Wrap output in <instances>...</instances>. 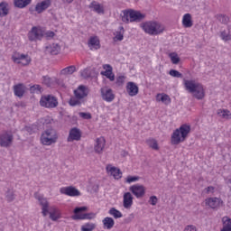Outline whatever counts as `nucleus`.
I'll return each mask as SVG.
<instances>
[{"instance_id": "nucleus-1", "label": "nucleus", "mask_w": 231, "mask_h": 231, "mask_svg": "<svg viewBox=\"0 0 231 231\" xmlns=\"http://www.w3.org/2000/svg\"><path fill=\"white\" fill-rule=\"evenodd\" d=\"M36 199H38L42 207V214L43 217H46V216L49 215V217L50 219H51V221H57L58 219H60L61 217L60 210H59V208H57L54 206L50 207V204L48 203V199L41 196H36Z\"/></svg>"}, {"instance_id": "nucleus-2", "label": "nucleus", "mask_w": 231, "mask_h": 231, "mask_svg": "<svg viewBox=\"0 0 231 231\" xmlns=\"http://www.w3.org/2000/svg\"><path fill=\"white\" fill-rule=\"evenodd\" d=\"M184 85L187 91L192 93L194 98H197V100H203V98H205V89H203V85L195 80H184Z\"/></svg>"}, {"instance_id": "nucleus-3", "label": "nucleus", "mask_w": 231, "mask_h": 231, "mask_svg": "<svg viewBox=\"0 0 231 231\" xmlns=\"http://www.w3.org/2000/svg\"><path fill=\"white\" fill-rule=\"evenodd\" d=\"M190 134V125H181L180 128H177L171 134L172 145H179L181 142L187 140V136Z\"/></svg>"}, {"instance_id": "nucleus-4", "label": "nucleus", "mask_w": 231, "mask_h": 231, "mask_svg": "<svg viewBox=\"0 0 231 231\" xmlns=\"http://www.w3.org/2000/svg\"><path fill=\"white\" fill-rule=\"evenodd\" d=\"M141 28L148 35H160L165 32V25L158 22H145L141 24Z\"/></svg>"}, {"instance_id": "nucleus-5", "label": "nucleus", "mask_w": 231, "mask_h": 231, "mask_svg": "<svg viewBox=\"0 0 231 231\" xmlns=\"http://www.w3.org/2000/svg\"><path fill=\"white\" fill-rule=\"evenodd\" d=\"M74 95L75 97L69 99V106H82L85 97H88V89L84 86H79L78 89L74 90Z\"/></svg>"}, {"instance_id": "nucleus-6", "label": "nucleus", "mask_w": 231, "mask_h": 231, "mask_svg": "<svg viewBox=\"0 0 231 231\" xmlns=\"http://www.w3.org/2000/svg\"><path fill=\"white\" fill-rule=\"evenodd\" d=\"M57 140H59V134L53 128L45 130L41 137V142L43 145H53V143H57Z\"/></svg>"}, {"instance_id": "nucleus-7", "label": "nucleus", "mask_w": 231, "mask_h": 231, "mask_svg": "<svg viewBox=\"0 0 231 231\" xmlns=\"http://www.w3.org/2000/svg\"><path fill=\"white\" fill-rule=\"evenodd\" d=\"M40 106H42V107H46V109H55V107L59 106V101L53 95H45L42 96Z\"/></svg>"}, {"instance_id": "nucleus-8", "label": "nucleus", "mask_w": 231, "mask_h": 231, "mask_svg": "<svg viewBox=\"0 0 231 231\" xmlns=\"http://www.w3.org/2000/svg\"><path fill=\"white\" fill-rule=\"evenodd\" d=\"M14 144V133L12 131L5 130L0 133V147H12Z\"/></svg>"}, {"instance_id": "nucleus-9", "label": "nucleus", "mask_w": 231, "mask_h": 231, "mask_svg": "<svg viewBox=\"0 0 231 231\" xmlns=\"http://www.w3.org/2000/svg\"><path fill=\"white\" fill-rule=\"evenodd\" d=\"M88 210V207H80L76 208L74 209V216H72V219H93L95 217V213H80V212H86Z\"/></svg>"}, {"instance_id": "nucleus-10", "label": "nucleus", "mask_w": 231, "mask_h": 231, "mask_svg": "<svg viewBox=\"0 0 231 231\" xmlns=\"http://www.w3.org/2000/svg\"><path fill=\"white\" fill-rule=\"evenodd\" d=\"M44 37V31L41 27H32L28 33V39L32 42L41 41Z\"/></svg>"}, {"instance_id": "nucleus-11", "label": "nucleus", "mask_w": 231, "mask_h": 231, "mask_svg": "<svg viewBox=\"0 0 231 231\" xmlns=\"http://www.w3.org/2000/svg\"><path fill=\"white\" fill-rule=\"evenodd\" d=\"M12 59L16 64H22L23 66H28L32 62V58L24 54H14Z\"/></svg>"}, {"instance_id": "nucleus-12", "label": "nucleus", "mask_w": 231, "mask_h": 231, "mask_svg": "<svg viewBox=\"0 0 231 231\" xmlns=\"http://www.w3.org/2000/svg\"><path fill=\"white\" fill-rule=\"evenodd\" d=\"M130 192L135 196V198L140 199L145 196V188L143 185L135 184L129 188Z\"/></svg>"}, {"instance_id": "nucleus-13", "label": "nucleus", "mask_w": 231, "mask_h": 231, "mask_svg": "<svg viewBox=\"0 0 231 231\" xmlns=\"http://www.w3.org/2000/svg\"><path fill=\"white\" fill-rule=\"evenodd\" d=\"M130 23H140L145 19V14H141L140 11L129 10Z\"/></svg>"}, {"instance_id": "nucleus-14", "label": "nucleus", "mask_w": 231, "mask_h": 231, "mask_svg": "<svg viewBox=\"0 0 231 231\" xmlns=\"http://www.w3.org/2000/svg\"><path fill=\"white\" fill-rule=\"evenodd\" d=\"M80 138H82V133H80V129L74 127L70 129L67 142H79L80 141Z\"/></svg>"}, {"instance_id": "nucleus-15", "label": "nucleus", "mask_w": 231, "mask_h": 231, "mask_svg": "<svg viewBox=\"0 0 231 231\" xmlns=\"http://www.w3.org/2000/svg\"><path fill=\"white\" fill-rule=\"evenodd\" d=\"M104 149H106V138L98 137L96 139V143L94 144V151L97 154H102L104 152Z\"/></svg>"}, {"instance_id": "nucleus-16", "label": "nucleus", "mask_w": 231, "mask_h": 231, "mask_svg": "<svg viewBox=\"0 0 231 231\" xmlns=\"http://www.w3.org/2000/svg\"><path fill=\"white\" fill-rule=\"evenodd\" d=\"M106 172L113 176L115 180H120L122 178V171L119 168L112 166L111 164L106 165Z\"/></svg>"}, {"instance_id": "nucleus-17", "label": "nucleus", "mask_w": 231, "mask_h": 231, "mask_svg": "<svg viewBox=\"0 0 231 231\" xmlns=\"http://www.w3.org/2000/svg\"><path fill=\"white\" fill-rule=\"evenodd\" d=\"M101 97L106 102H113L115 100V94H113V90L111 88H102Z\"/></svg>"}, {"instance_id": "nucleus-18", "label": "nucleus", "mask_w": 231, "mask_h": 231, "mask_svg": "<svg viewBox=\"0 0 231 231\" xmlns=\"http://www.w3.org/2000/svg\"><path fill=\"white\" fill-rule=\"evenodd\" d=\"M60 194H65L66 196H71V197L80 196V191H79V189H77L73 186L61 188L60 189Z\"/></svg>"}, {"instance_id": "nucleus-19", "label": "nucleus", "mask_w": 231, "mask_h": 231, "mask_svg": "<svg viewBox=\"0 0 231 231\" xmlns=\"http://www.w3.org/2000/svg\"><path fill=\"white\" fill-rule=\"evenodd\" d=\"M50 6H51V0H43L41 3H38L35 6V12H37V14H42V12H44V10H48V8H50Z\"/></svg>"}, {"instance_id": "nucleus-20", "label": "nucleus", "mask_w": 231, "mask_h": 231, "mask_svg": "<svg viewBox=\"0 0 231 231\" xmlns=\"http://www.w3.org/2000/svg\"><path fill=\"white\" fill-rule=\"evenodd\" d=\"M103 69H105V71L101 72V75L104 77H106V79H109L111 82L115 81V74H113V67L109 64L103 65Z\"/></svg>"}, {"instance_id": "nucleus-21", "label": "nucleus", "mask_w": 231, "mask_h": 231, "mask_svg": "<svg viewBox=\"0 0 231 231\" xmlns=\"http://www.w3.org/2000/svg\"><path fill=\"white\" fill-rule=\"evenodd\" d=\"M123 207L124 208L129 209L133 207V195L131 192H126L123 196Z\"/></svg>"}, {"instance_id": "nucleus-22", "label": "nucleus", "mask_w": 231, "mask_h": 231, "mask_svg": "<svg viewBox=\"0 0 231 231\" xmlns=\"http://www.w3.org/2000/svg\"><path fill=\"white\" fill-rule=\"evenodd\" d=\"M126 91H127L128 95H130V97H136V95L139 91V88H138V86L136 85V83L130 81L127 83Z\"/></svg>"}, {"instance_id": "nucleus-23", "label": "nucleus", "mask_w": 231, "mask_h": 231, "mask_svg": "<svg viewBox=\"0 0 231 231\" xmlns=\"http://www.w3.org/2000/svg\"><path fill=\"white\" fill-rule=\"evenodd\" d=\"M88 45L90 50H100V40L97 36H92L89 38Z\"/></svg>"}, {"instance_id": "nucleus-24", "label": "nucleus", "mask_w": 231, "mask_h": 231, "mask_svg": "<svg viewBox=\"0 0 231 231\" xmlns=\"http://www.w3.org/2000/svg\"><path fill=\"white\" fill-rule=\"evenodd\" d=\"M60 52V45L59 43H53L52 45L47 46L45 53L50 55H59Z\"/></svg>"}, {"instance_id": "nucleus-25", "label": "nucleus", "mask_w": 231, "mask_h": 231, "mask_svg": "<svg viewBox=\"0 0 231 231\" xmlns=\"http://www.w3.org/2000/svg\"><path fill=\"white\" fill-rule=\"evenodd\" d=\"M221 203H223V200L218 198H209L206 199V205H208L210 208H217Z\"/></svg>"}, {"instance_id": "nucleus-26", "label": "nucleus", "mask_w": 231, "mask_h": 231, "mask_svg": "<svg viewBox=\"0 0 231 231\" xmlns=\"http://www.w3.org/2000/svg\"><path fill=\"white\" fill-rule=\"evenodd\" d=\"M182 25L184 28H192L194 23L192 22V15L190 14H186L183 15Z\"/></svg>"}, {"instance_id": "nucleus-27", "label": "nucleus", "mask_w": 231, "mask_h": 231, "mask_svg": "<svg viewBox=\"0 0 231 231\" xmlns=\"http://www.w3.org/2000/svg\"><path fill=\"white\" fill-rule=\"evenodd\" d=\"M103 227L106 230H111L115 226V219L110 217H106L102 220Z\"/></svg>"}, {"instance_id": "nucleus-28", "label": "nucleus", "mask_w": 231, "mask_h": 231, "mask_svg": "<svg viewBox=\"0 0 231 231\" xmlns=\"http://www.w3.org/2000/svg\"><path fill=\"white\" fill-rule=\"evenodd\" d=\"M14 91L15 97H18L19 98L23 97L24 95V85H23L22 83L14 85Z\"/></svg>"}, {"instance_id": "nucleus-29", "label": "nucleus", "mask_w": 231, "mask_h": 231, "mask_svg": "<svg viewBox=\"0 0 231 231\" xmlns=\"http://www.w3.org/2000/svg\"><path fill=\"white\" fill-rule=\"evenodd\" d=\"M156 100L157 102H162L165 106H169L171 103V97L167 94H157Z\"/></svg>"}, {"instance_id": "nucleus-30", "label": "nucleus", "mask_w": 231, "mask_h": 231, "mask_svg": "<svg viewBox=\"0 0 231 231\" xmlns=\"http://www.w3.org/2000/svg\"><path fill=\"white\" fill-rule=\"evenodd\" d=\"M88 7L92 8L96 14H104V7L96 1L91 2Z\"/></svg>"}, {"instance_id": "nucleus-31", "label": "nucleus", "mask_w": 231, "mask_h": 231, "mask_svg": "<svg viewBox=\"0 0 231 231\" xmlns=\"http://www.w3.org/2000/svg\"><path fill=\"white\" fill-rule=\"evenodd\" d=\"M217 115L220 116V118H224L225 120H230L231 113L228 109H218L217 111Z\"/></svg>"}, {"instance_id": "nucleus-32", "label": "nucleus", "mask_w": 231, "mask_h": 231, "mask_svg": "<svg viewBox=\"0 0 231 231\" xmlns=\"http://www.w3.org/2000/svg\"><path fill=\"white\" fill-rule=\"evenodd\" d=\"M32 0H14V5L16 8H26Z\"/></svg>"}, {"instance_id": "nucleus-33", "label": "nucleus", "mask_w": 231, "mask_h": 231, "mask_svg": "<svg viewBox=\"0 0 231 231\" xmlns=\"http://www.w3.org/2000/svg\"><path fill=\"white\" fill-rule=\"evenodd\" d=\"M8 15V3H0V17H6Z\"/></svg>"}, {"instance_id": "nucleus-34", "label": "nucleus", "mask_w": 231, "mask_h": 231, "mask_svg": "<svg viewBox=\"0 0 231 231\" xmlns=\"http://www.w3.org/2000/svg\"><path fill=\"white\" fill-rule=\"evenodd\" d=\"M77 71V67L75 66H69L60 71V75H73Z\"/></svg>"}, {"instance_id": "nucleus-35", "label": "nucleus", "mask_w": 231, "mask_h": 231, "mask_svg": "<svg viewBox=\"0 0 231 231\" xmlns=\"http://www.w3.org/2000/svg\"><path fill=\"white\" fill-rule=\"evenodd\" d=\"M146 143L151 149H153V151H160L158 141H156L155 139H148Z\"/></svg>"}, {"instance_id": "nucleus-36", "label": "nucleus", "mask_w": 231, "mask_h": 231, "mask_svg": "<svg viewBox=\"0 0 231 231\" xmlns=\"http://www.w3.org/2000/svg\"><path fill=\"white\" fill-rule=\"evenodd\" d=\"M108 214H110V216H113V217H115V219H119L120 217H123L124 215H122V212H120L118 209L115 208H111L108 211Z\"/></svg>"}, {"instance_id": "nucleus-37", "label": "nucleus", "mask_w": 231, "mask_h": 231, "mask_svg": "<svg viewBox=\"0 0 231 231\" xmlns=\"http://www.w3.org/2000/svg\"><path fill=\"white\" fill-rule=\"evenodd\" d=\"M124 27L120 26L119 29L116 31V36L114 37V41H124Z\"/></svg>"}, {"instance_id": "nucleus-38", "label": "nucleus", "mask_w": 231, "mask_h": 231, "mask_svg": "<svg viewBox=\"0 0 231 231\" xmlns=\"http://www.w3.org/2000/svg\"><path fill=\"white\" fill-rule=\"evenodd\" d=\"M5 199L8 203H12L15 199V193L14 192V189H8L5 192Z\"/></svg>"}, {"instance_id": "nucleus-39", "label": "nucleus", "mask_w": 231, "mask_h": 231, "mask_svg": "<svg viewBox=\"0 0 231 231\" xmlns=\"http://www.w3.org/2000/svg\"><path fill=\"white\" fill-rule=\"evenodd\" d=\"M169 57L172 62V64H180V56H178V53L176 52H171L169 54Z\"/></svg>"}, {"instance_id": "nucleus-40", "label": "nucleus", "mask_w": 231, "mask_h": 231, "mask_svg": "<svg viewBox=\"0 0 231 231\" xmlns=\"http://www.w3.org/2000/svg\"><path fill=\"white\" fill-rule=\"evenodd\" d=\"M97 226L93 223H88L81 226L82 231H93Z\"/></svg>"}, {"instance_id": "nucleus-41", "label": "nucleus", "mask_w": 231, "mask_h": 231, "mask_svg": "<svg viewBox=\"0 0 231 231\" xmlns=\"http://www.w3.org/2000/svg\"><path fill=\"white\" fill-rule=\"evenodd\" d=\"M169 73L171 77H174L175 79H183V74L176 69H171Z\"/></svg>"}, {"instance_id": "nucleus-42", "label": "nucleus", "mask_w": 231, "mask_h": 231, "mask_svg": "<svg viewBox=\"0 0 231 231\" xmlns=\"http://www.w3.org/2000/svg\"><path fill=\"white\" fill-rule=\"evenodd\" d=\"M217 21H219V23H222V24L228 23V17L225 14H217Z\"/></svg>"}, {"instance_id": "nucleus-43", "label": "nucleus", "mask_w": 231, "mask_h": 231, "mask_svg": "<svg viewBox=\"0 0 231 231\" xmlns=\"http://www.w3.org/2000/svg\"><path fill=\"white\" fill-rule=\"evenodd\" d=\"M222 221L224 223L223 228H231V219L228 217H224Z\"/></svg>"}, {"instance_id": "nucleus-44", "label": "nucleus", "mask_w": 231, "mask_h": 231, "mask_svg": "<svg viewBox=\"0 0 231 231\" xmlns=\"http://www.w3.org/2000/svg\"><path fill=\"white\" fill-rule=\"evenodd\" d=\"M31 93H42V88L40 85H33L30 88Z\"/></svg>"}, {"instance_id": "nucleus-45", "label": "nucleus", "mask_w": 231, "mask_h": 231, "mask_svg": "<svg viewBox=\"0 0 231 231\" xmlns=\"http://www.w3.org/2000/svg\"><path fill=\"white\" fill-rule=\"evenodd\" d=\"M122 21L123 23H129V21H131V19L129 18V10L123 12Z\"/></svg>"}, {"instance_id": "nucleus-46", "label": "nucleus", "mask_w": 231, "mask_h": 231, "mask_svg": "<svg viewBox=\"0 0 231 231\" xmlns=\"http://www.w3.org/2000/svg\"><path fill=\"white\" fill-rule=\"evenodd\" d=\"M81 77L83 79H89L91 77V71H89V69H85L81 71Z\"/></svg>"}, {"instance_id": "nucleus-47", "label": "nucleus", "mask_w": 231, "mask_h": 231, "mask_svg": "<svg viewBox=\"0 0 231 231\" xmlns=\"http://www.w3.org/2000/svg\"><path fill=\"white\" fill-rule=\"evenodd\" d=\"M79 116L84 120H91V114L86 112H79Z\"/></svg>"}, {"instance_id": "nucleus-48", "label": "nucleus", "mask_w": 231, "mask_h": 231, "mask_svg": "<svg viewBox=\"0 0 231 231\" xmlns=\"http://www.w3.org/2000/svg\"><path fill=\"white\" fill-rule=\"evenodd\" d=\"M140 180V177L138 176H128L126 178V183H133L134 181H138Z\"/></svg>"}, {"instance_id": "nucleus-49", "label": "nucleus", "mask_w": 231, "mask_h": 231, "mask_svg": "<svg viewBox=\"0 0 231 231\" xmlns=\"http://www.w3.org/2000/svg\"><path fill=\"white\" fill-rule=\"evenodd\" d=\"M43 37H46V39H53V37H55V32L52 31H48L43 32Z\"/></svg>"}, {"instance_id": "nucleus-50", "label": "nucleus", "mask_w": 231, "mask_h": 231, "mask_svg": "<svg viewBox=\"0 0 231 231\" xmlns=\"http://www.w3.org/2000/svg\"><path fill=\"white\" fill-rule=\"evenodd\" d=\"M43 84L45 86H47V88H50V86H51V78H50L48 76H44L43 77Z\"/></svg>"}, {"instance_id": "nucleus-51", "label": "nucleus", "mask_w": 231, "mask_h": 231, "mask_svg": "<svg viewBox=\"0 0 231 231\" xmlns=\"http://www.w3.org/2000/svg\"><path fill=\"white\" fill-rule=\"evenodd\" d=\"M149 203L150 205H152V207L156 206L158 203V198L156 196L150 197Z\"/></svg>"}, {"instance_id": "nucleus-52", "label": "nucleus", "mask_w": 231, "mask_h": 231, "mask_svg": "<svg viewBox=\"0 0 231 231\" xmlns=\"http://www.w3.org/2000/svg\"><path fill=\"white\" fill-rule=\"evenodd\" d=\"M125 77L124 76H119L116 78V84L117 86H122V84H124V80H125Z\"/></svg>"}, {"instance_id": "nucleus-53", "label": "nucleus", "mask_w": 231, "mask_h": 231, "mask_svg": "<svg viewBox=\"0 0 231 231\" xmlns=\"http://www.w3.org/2000/svg\"><path fill=\"white\" fill-rule=\"evenodd\" d=\"M221 39L223 41H230V36L226 34V32H221Z\"/></svg>"}, {"instance_id": "nucleus-54", "label": "nucleus", "mask_w": 231, "mask_h": 231, "mask_svg": "<svg viewBox=\"0 0 231 231\" xmlns=\"http://www.w3.org/2000/svg\"><path fill=\"white\" fill-rule=\"evenodd\" d=\"M184 231H198V229L196 228L195 226L190 225V226H187Z\"/></svg>"}, {"instance_id": "nucleus-55", "label": "nucleus", "mask_w": 231, "mask_h": 231, "mask_svg": "<svg viewBox=\"0 0 231 231\" xmlns=\"http://www.w3.org/2000/svg\"><path fill=\"white\" fill-rule=\"evenodd\" d=\"M207 193L208 194L209 192H214V187L213 186H209L206 189Z\"/></svg>"}, {"instance_id": "nucleus-56", "label": "nucleus", "mask_w": 231, "mask_h": 231, "mask_svg": "<svg viewBox=\"0 0 231 231\" xmlns=\"http://www.w3.org/2000/svg\"><path fill=\"white\" fill-rule=\"evenodd\" d=\"M221 231H231V228L223 227Z\"/></svg>"}, {"instance_id": "nucleus-57", "label": "nucleus", "mask_w": 231, "mask_h": 231, "mask_svg": "<svg viewBox=\"0 0 231 231\" xmlns=\"http://www.w3.org/2000/svg\"><path fill=\"white\" fill-rule=\"evenodd\" d=\"M67 3H71L73 0H65Z\"/></svg>"}]
</instances>
